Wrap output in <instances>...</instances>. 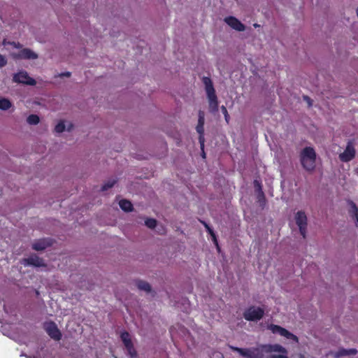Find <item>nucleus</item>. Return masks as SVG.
I'll return each mask as SVG.
<instances>
[{
    "instance_id": "nucleus-1",
    "label": "nucleus",
    "mask_w": 358,
    "mask_h": 358,
    "mask_svg": "<svg viewBox=\"0 0 358 358\" xmlns=\"http://www.w3.org/2000/svg\"><path fill=\"white\" fill-rule=\"evenodd\" d=\"M234 352H238L242 357L245 358H262L264 354H268L272 352H281L286 354V349L279 344H265L261 345L257 348H241L238 347H231Z\"/></svg>"
},
{
    "instance_id": "nucleus-2",
    "label": "nucleus",
    "mask_w": 358,
    "mask_h": 358,
    "mask_svg": "<svg viewBox=\"0 0 358 358\" xmlns=\"http://www.w3.org/2000/svg\"><path fill=\"white\" fill-rule=\"evenodd\" d=\"M316 159L317 154L313 147H305L299 153L301 165L308 172H313L315 169Z\"/></svg>"
},
{
    "instance_id": "nucleus-3",
    "label": "nucleus",
    "mask_w": 358,
    "mask_h": 358,
    "mask_svg": "<svg viewBox=\"0 0 358 358\" xmlns=\"http://www.w3.org/2000/svg\"><path fill=\"white\" fill-rule=\"evenodd\" d=\"M202 82L205 85V90L208 99L209 111L212 113H215L218 111V100L213 82L209 77L206 76L202 78Z\"/></svg>"
},
{
    "instance_id": "nucleus-4",
    "label": "nucleus",
    "mask_w": 358,
    "mask_h": 358,
    "mask_svg": "<svg viewBox=\"0 0 358 358\" xmlns=\"http://www.w3.org/2000/svg\"><path fill=\"white\" fill-rule=\"evenodd\" d=\"M264 310L263 308L252 306L244 311L243 317L247 321H258L264 317Z\"/></svg>"
},
{
    "instance_id": "nucleus-5",
    "label": "nucleus",
    "mask_w": 358,
    "mask_h": 358,
    "mask_svg": "<svg viewBox=\"0 0 358 358\" xmlns=\"http://www.w3.org/2000/svg\"><path fill=\"white\" fill-rule=\"evenodd\" d=\"M43 329L52 339L56 341H59L62 339V332L55 322L48 321L44 322Z\"/></svg>"
},
{
    "instance_id": "nucleus-6",
    "label": "nucleus",
    "mask_w": 358,
    "mask_h": 358,
    "mask_svg": "<svg viewBox=\"0 0 358 358\" xmlns=\"http://www.w3.org/2000/svg\"><path fill=\"white\" fill-rule=\"evenodd\" d=\"M268 329L274 334H279L287 339L292 340L296 343L299 342V338L296 335L279 325L271 324L268 326Z\"/></svg>"
},
{
    "instance_id": "nucleus-7",
    "label": "nucleus",
    "mask_w": 358,
    "mask_h": 358,
    "mask_svg": "<svg viewBox=\"0 0 358 358\" xmlns=\"http://www.w3.org/2000/svg\"><path fill=\"white\" fill-rule=\"evenodd\" d=\"M120 338L124 343V345L131 358H136L137 357V352L134 348V344L131 341L130 334L129 332L124 331L121 333Z\"/></svg>"
},
{
    "instance_id": "nucleus-8",
    "label": "nucleus",
    "mask_w": 358,
    "mask_h": 358,
    "mask_svg": "<svg viewBox=\"0 0 358 358\" xmlns=\"http://www.w3.org/2000/svg\"><path fill=\"white\" fill-rule=\"evenodd\" d=\"M13 80L17 83H22L31 86L36 84V80L31 78L27 72L24 71H21L17 73H15L13 78Z\"/></svg>"
},
{
    "instance_id": "nucleus-9",
    "label": "nucleus",
    "mask_w": 358,
    "mask_h": 358,
    "mask_svg": "<svg viewBox=\"0 0 358 358\" xmlns=\"http://www.w3.org/2000/svg\"><path fill=\"white\" fill-rule=\"evenodd\" d=\"M296 224L299 228V231L303 238H306L307 228V217L303 211H298L295 215Z\"/></svg>"
},
{
    "instance_id": "nucleus-10",
    "label": "nucleus",
    "mask_w": 358,
    "mask_h": 358,
    "mask_svg": "<svg viewBox=\"0 0 358 358\" xmlns=\"http://www.w3.org/2000/svg\"><path fill=\"white\" fill-rule=\"evenodd\" d=\"M22 264L24 266H33L34 267H45L46 264L42 258H40L38 255L34 254L27 258H24L22 260Z\"/></svg>"
},
{
    "instance_id": "nucleus-11",
    "label": "nucleus",
    "mask_w": 358,
    "mask_h": 358,
    "mask_svg": "<svg viewBox=\"0 0 358 358\" xmlns=\"http://www.w3.org/2000/svg\"><path fill=\"white\" fill-rule=\"evenodd\" d=\"M355 149L352 144L349 142L343 152L339 155V159L343 162H348L351 161L355 157Z\"/></svg>"
},
{
    "instance_id": "nucleus-12",
    "label": "nucleus",
    "mask_w": 358,
    "mask_h": 358,
    "mask_svg": "<svg viewBox=\"0 0 358 358\" xmlns=\"http://www.w3.org/2000/svg\"><path fill=\"white\" fill-rule=\"evenodd\" d=\"M13 57L16 59H35L38 58V55L29 48H24L13 54Z\"/></svg>"
},
{
    "instance_id": "nucleus-13",
    "label": "nucleus",
    "mask_w": 358,
    "mask_h": 358,
    "mask_svg": "<svg viewBox=\"0 0 358 358\" xmlns=\"http://www.w3.org/2000/svg\"><path fill=\"white\" fill-rule=\"evenodd\" d=\"M224 22L232 29L238 31H243L245 29V25L237 18L233 16H229L224 18Z\"/></svg>"
},
{
    "instance_id": "nucleus-14",
    "label": "nucleus",
    "mask_w": 358,
    "mask_h": 358,
    "mask_svg": "<svg viewBox=\"0 0 358 358\" xmlns=\"http://www.w3.org/2000/svg\"><path fill=\"white\" fill-rule=\"evenodd\" d=\"M50 245V243L46 239H40L36 241L32 245V249L36 251H41Z\"/></svg>"
},
{
    "instance_id": "nucleus-15",
    "label": "nucleus",
    "mask_w": 358,
    "mask_h": 358,
    "mask_svg": "<svg viewBox=\"0 0 358 358\" xmlns=\"http://www.w3.org/2000/svg\"><path fill=\"white\" fill-rule=\"evenodd\" d=\"M357 353V350L355 348L351 349H344L341 348L338 350V351L336 352V357H342V356H347V355H355Z\"/></svg>"
},
{
    "instance_id": "nucleus-16",
    "label": "nucleus",
    "mask_w": 358,
    "mask_h": 358,
    "mask_svg": "<svg viewBox=\"0 0 358 358\" xmlns=\"http://www.w3.org/2000/svg\"><path fill=\"white\" fill-rule=\"evenodd\" d=\"M119 206L121 209L125 212H131L133 210L132 203L127 199H122L119 202Z\"/></svg>"
},
{
    "instance_id": "nucleus-17",
    "label": "nucleus",
    "mask_w": 358,
    "mask_h": 358,
    "mask_svg": "<svg viewBox=\"0 0 358 358\" xmlns=\"http://www.w3.org/2000/svg\"><path fill=\"white\" fill-rule=\"evenodd\" d=\"M348 204L350 206V210L349 211L350 214L355 218L356 222L358 225V208L355 202L352 201H348Z\"/></svg>"
},
{
    "instance_id": "nucleus-18",
    "label": "nucleus",
    "mask_w": 358,
    "mask_h": 358,
    "mask_svg": "<svg viewBox=\"0 0 358 358\" xmlns=\"http://www.w3.org/2000/svg\"><path fill=\"white\" fill-rule=\"evenodd\" d=\"M201 223L204 225L207 232L210 235V236L212 237V239L213 241H214L215 244L216 245L217 248V250H220V248H219V245H218V243H217V238H216V235L214 233L213 230L212 229V228L205 222L203 221H201Z\"/></svg>"
},
{
    "instance_id": "nucleus-19",
    "label": "nucleus",
    "mask_w": 358,
    "mask_h": 358,
    "mask_svg": "<svg viewBox=\"0 0 358 358\" xmlns=\"http://www.w3.org/2000/svg\"><path fill=\"white\" fill-rule=\"evenodd\" d=\"M136 286L137 287L141 289V290H143L146 292H150L151 291V286L150 285L145 282V281H143V280H138L136 282Z\"/></svg>"
},
{
    "instance_id": "nucleus-20",
    "label": "nucleus",
    "mask_w": 358,
    "mask_h": 358,
    "mask_svg": "<svg viewBox=\"0 0 358 358\" xmlns=\"http://www.w3.org/2000/svg\"><path fill=\"white\" fill-rule=\"evenodd\" d=\"M257 202L259 203V206L264 208L266 203V199L265 197V194L263 191L257 194Z\"/></svg>"
},
{
    "instance_id": "nucleus-21",
    "label": "nucleus",
    "mask_w": 358,
    "mask_h": 358,
    "mask_svg": "<svg viewBox=\"0 0 358 358\" xmlns=\"http://www.w3.org/2000/svg\"><path fill=\"white\" fill-rule=\"evenodd\" d=\"M11 107V102L5 98H2L0 99V109L1 110H8Z\"/></svg>"
},
{
    "instance_id": "nucleus-22",
    "label": "nucleus",
    "mask_w": 358,
    "mask_h": 358,
    "mask_svg": "<svg viewBox=\"0 0 358 358\" xmlns=\"http://www.w3.org/2000/svg\"><path fill=\"white\" fill-rule=\"evenodd\" d=\"M27 121L29 124L35 125L39 122L40 119L37 115L31 114L27 117Z\"/></svg>"
},
{
    "instance_id": "nucleus-23",
    "label": "nucleus",
    "mask_w": 358,
    "mask_h": 358,
    "mask_svg": "<svg viewBox=\"0 0 358 358\" xmlns=\"http://www.w3.org/2000/svg\"><path fill=\"white\" fill-rule=\"evenodd\" d=\"M117 180L115 179L109 180L101 187V191H106L108 189L113 187L116 183Z\"/></svg>"
},
{
    "instance_id": "nucleus-24",
    "label": "nucleus",
    "mask_w": 358,
    "mask_h": 358,
    "mask_svg": "<svg viewBox=\"0 0 358 358\" xmlns=\"http://www.w3.org/2000/svg\"><path fill=\"white\" fill-rule=\"evenodd\" d=\"M145 224L150 229H154L157 226V220L154 218H147Z\"/></svg>"
},
{
    "instance_id": "nucleus-25",
    "label": "nucleus",
    "mask_w": 358,
    "mask_h": 358,
    "mask_svg": "<svg viewBox=\"0 0 358 358\" xmlns=\"http://www.w3.org/2000/svg\"><path fill=\"white\" fill-rule=\"evenodd\" d=\"M65 124L63 121H60L55 127V131L57 133H62L65 130Z\"/></svg>"
},
{
    "instance_id": "nucleus-26",
    "label": "nucleus",
    "mask_w": 358,
    "mask_h": 358,
    "mask_svg": "<svg viewBox=\"0 0 358 358\" xmlns=\"http://www.w3.org/2000/svg\"><path fill=\"white\" fill-rule=\"evenodd\" d=\"M199 119H198V124L204 125L205 123V114L204 112L202 110L199 111Z\"/></svg>"
},
{
    "instance_id": "nucleus-27",
    "label": "nucleus",
    "mask_w": 358,
    "mask_h": 358,
    "mask_svg": "<svg viewBox=\"0 0 358 358\" xmlns=\"http://www.w3.org/2000/svg\"><path fill=\"white\" fill-rule=\"evenodd\" d=\"M221 110H222V113L224 114L225 121L227 122V124H229V120H230V116L228 113L227 108L224 106H222Z\"/></svg>"
},
{
    "instance_id": "nucleus-28",
    "label": "nucleus",
    "mask_w": 358,
    "mask_h": 358,
    "mask_svg": "<svg viewBox=\"0 0 358 358\" xmlns=\"http://www.w3.org/2000/svg\"><path fill=\"white\" fill-rule=\"evenodd\" d=\"M254 185H255V192H257V194L259 192H261V191H263L262 184L259 181L255 180L254 181Z\"/></svg>"
},
{
    "instance_id": "nucleus-29",
    "label": "nucleus",
    "mask_w": 358,
    "mask_h": 358,
    "mask_svg": "<svg viewBox=\"0 0 358 358\" xmlns=\"http://www.w3.org/2000/svg\"><path fill=\"white\" fill-rule=\"evenodd\" d=\"M199 143H200V145H201V150H203V148H204V142H205V139H204V134H199Z\"/></svg>"
},
{
    "instance_id": "nucleus-30",
    "label": "nucleus",
    "mask_w": 358,
    "mask_h": 358,
    "mask_svg": "<svg viewBox=\"0 0 358 358\" xmlns=\"http://www.w3.org/2000/svg\"><path fill=\"white\" fill-rule=\"evenodd\" d=\"M196 130L199 134H204V125L197 124Z\"/></svg>"
},
{
    "instance_id": "nucleus-31",
    "label": "nucleus",
    "mask_w": 358,
    "mask_h": 358,
    "mask_svg": "<svg viewBox=\"0 0 358 358\" xmlns=\"http://www.w3.org/2000/svg\"><path fill=\"white\" fill-rule=\"evenodd\" d=\"M7 64V59L6 57L1 55H0V67H3Z\"/></svg>"
},
{
    "instance_id": "nucleus-32",
    "label": "nucleus",
    "mask_w": 358,
    "mask_h": 358,
    "mask_svg": "<svg viewBox=\"0 0 358 358\" xmlns=\"http://www.w3.org/2000/svg\"><path fill=\"white\" fill-rule=\"evenodd\" d=\"M266 358H288V357L285 355H272Z\"/></svg>"
},
{
    "instance_id": "nucleus-33",
    "label": "nucleus",
    "mask_w": 358,
    "mask_h": 358,
    "mask_svg": "<svg viewBox=\"0 0 358 358\" xmlns=\"http://www.w3.org/2000/svg\"><path fill=\"white\" fill-rule=\"evenodd\" d=\"M303 99H304V100H306V101H307V102H308V106H312V104H313V103H312V102H313V101H312V99H311L310 97H308V96H303Z\"/></svg>"
},
{
    "instance_id": "nucleus-34",
    "label": "nucleus",
    "mask_w": 358,
    "mask_h": 358,
    "mask_svg": "<svg viewBox=\"0 0 358 358\" xmlns=\"http://www.w3.org/2000/svg\"><path fill=\"white\" fill-rule=\"evenodd\" d=\"M60 76L61 77H64V76H65V77H70L71 76V73L67 71V72H65V73H63L60 74Z\"/></svg>"
},
{
    "instance_id": "nucleus-35",
    "label": "nucleus",
    "mask_w": 358,
    "mask_h": 358,
    "mask_svg": "<svg viewBox=\"0 0 358 358\" xmlns=\"http://www.w3.org/2000/svg\"><path fill=\"white\" fill-rule=\"evenodd\" d=\"M72 127H73V124H70V125H69V127L68 128V130L70 131Z\"/></svg>"
},
{
    "instance_id": "nucleus-36",
    "label": "nucleus",
    "mask_w": 358,
    "mask_h": 358,
    "mask_svg": "<svg viewBox=\"0 0 358 358\" xmlns=\"http://www.w3.org/2000/svg\"><path fill=\"white\" fill-rule=\"evenodd\" d=\"M253 26H254L255 27H259V25L258 24H257V23H255V24H253Z\"/></svg>"
},
{
    "instance_id": "nucleus-37",
    "label": "nucleus",
    "mask_w": 358,
    "mask_h": 358,
    "mask_svg": "<svg viewBox=\"0 0 358 358\" xmlns=\"http://www.w3.org/2000/svg\"><path fill=\"white\" fill-rule=\"evenodd\" d=\"M202 156H203V158H205V157H206V154H205V152H204V151H203V150Z\"/></svg>"
}]
</instances>
